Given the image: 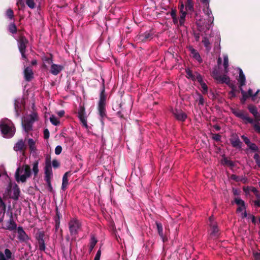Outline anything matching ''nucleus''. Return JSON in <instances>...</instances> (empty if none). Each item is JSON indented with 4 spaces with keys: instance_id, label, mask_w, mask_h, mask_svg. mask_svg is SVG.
I'll use <instances>...</instances> for the list:
<instances>
[{
    "instance_id": "obj_1",
    "label": "nucleus",
    "mask_w": 260,
    "mask_h": 260,
    "mask_svg": "<svg viewBox=\"0 0 260 260\" xmlns=\"http://www.w3.org/2000/svg\"><path fill=\"white\" fill-rule=\"evenodd\" d=\"M32 171L30 167L28 165H23L22 167H19L15 172V179L17 182L24 183L26 180L30 178L31 174L36 177L39 172V160H35L32 164Z\"/></svg>"
},
{
    "instance_id": "obj_2",
    "label": "nucleus",
    "mask_w": 260,
    "mask_h": 260,
    "mask_svg": "<svg viewBox=\"0 0 260 260\" xmlns=\"http://www.w3.org/2000/svg\"><path fill=\"white\" fill-rule=\"evenodd\" d=\"M0 129L5 138L12 137L15 129L12 122L8 119H3L0 121Z\"/></svg>"
},
{
    "instance_id": "obj_3",
    "label": "nucleus",
    "mask_w": 260,
    "mask_h": 260,
    "mask_svg": "<svg viewBox=\"0 0 260 260\" xmlns=\"http://www.w3.org/2000/svg\"><path fill=\"white\" fill-rule=\"evenodd\" d=\"M180 15L179 17V24L180 26L184 24L185 18L186 15V11L192 12L193 11V6L192 2V0H187L186 4L185 5V8H184V4L181 3L180 6Z\"/></svg>"
},
{
    "instance_id": "obj_4",
    "label": "nucleus",
    "mask_w": 260,
    "mask_h": 260,
    "mask_svg": "<svg viewBox=\"0 0 260 260\" xmlns=\"http://www.w3.org/2000/svg\"><path fill=\"white\" fill-rule=\"evenodd\" d=\"M81 223L76 219H72L69 223V228L71 235L76 238V236L81 230Z\"/></svg>"
},
{
    "instance_id": "obj_5",
    "label": "nucleus",
    "mask_w": 260,
    "mask_h": 260,
    "mask_svg": "<svg viewBox=\"0 0 260 260\" xmlns=\"http://www.w3.org/2000/svg\"><path fill=\"white\" fill-rule=\"evenodd\" d=\"M235 203L238 206L237 209V212L240 213V215L242 218H244L247 217V214L246 212V207L245 206L244 202L240 198H235Z\"/></svg>"
},
{
    "instance_id": "obj_6",
    "label": "nucleus",
    "mask_w": 260,
    "mask_h": 260,
    "mask_svg": "<svg viewBox=\"0 0 260 260\" xmlns=\"http://www.w3.org/2000/svg\"><path fill=\"white\" fill-rule=\"evenodd\" d=\"M45 177L44 179L46 183L51 182L53 177L52 167L50 160H46L44 168Z\"/></svg>"
},
{
    "instance_id": "obj_7",
    "label": "nucleus",
    "mask_w": 260,
    "mask_h": 260,
    "mask_svg": "<svg viewBox=\"0 0 260 260\" xmlns=\"http://www.w3.org/2000/svg\"><path fill=\"white\" fill-rule=\"evenodd\" d=\"M209 1L210 0H202V3L205 7L203 11L206 15L208 17V22L211 24L213 22L214 18L211 10L209 9Z\"/></svg>"
},
{
    "instance_id": "obj_8",
    "label": "nucleus",
    "mask_w": 260,
    "mask_h": 260,
    "mask_svg": "<svg viewBox=\"0 0 260 260\" xmlns=\"http://www.w3.org/2000/svg\"><path fill=\"white\" fill-rule=\"evenodd\" d=\"M233 113L236 116L242 119L245 124L248 123H252L253 119L250 118L248 114L243 111L238 110L233 112Z\"/></svg>"
},
{
    "instance_id": "obj_9",
    "label": "nucleus",
    "mask_w": 260,
    "mask_h": 260,
    "mask_svg": "<svg viewBox=\"0 0 260 260\" xmlns=\"http://www.w3.org/2000/svg\"><path fill=\"white\" fill-rule=\"evenodd\" d=\"M27 43V39L23 37L20 38L18 41V48L19 51L20 52L22 57L23 59H26V57L25 55L26 44Z\"/></svg>"
},
{
    "instance_id": "obj_10",
    "label": "nucleus",
    "mask_w": 260,
    "mask_h": 260,
    "mask_svg": "<svg viewBox=\"0 0 260 260\" xmlns=\"http://www.w3.org/2000/svg\"><path fill=\"white\" fill-rule=\"evenodd\" d=\"M209 221L210 222V225L211 227L210 236L213 238H216L219 234L217 224L216 222L213 221L212 217H210Z\"/></svg>"
},
{
    "instance_id": "obj_11",
    "label": "nucleus",
    "mask_w": 260,
    "mask_h": 260,
    "mask_svg": "<svg viewBox=\"0 0 260 260\" xmlns=\"http://www.w3.org/2000/svg\"><path fill=\"white\" fill-rule=\"evenodd\" d=\"M78 117L82 122L83 126L86 128H88L87 121V117L85 116V109L83 108H81L78 111Z\"/></svg>"
},
{
    "instance_id": "obj_12",
    "label": "nucleus",
    "mask_w": 260,
    "mask_h": 260,
    "mask_svg": "<svg viewBox=\"0 0 260 260\" xmlns=\"http://www.w3.org/2000/svg\"><path fill=\"white\" fill-rule=\"evenodd\" d=\"M17 228V224L14 221L12 215L11 216L10 219L5 222V229L10 231H13Z\"/></svg>"
},
{
    "instance_id": "obj_13",
    "label": "nucleus",
    "mask_w": 260,
    "mask_h": 260,
    "mask_svg": "<svg viewBox=\"0 0 260 260\" xmlns=\"http://www.w3.org/2000/svg\"><path fill=\"white\" fill-rule=\"evenodd\" d=\"M18 239L21 242H26L29 239L28 236L26 234L22 226L17 228Z\"/></svg>"
},
{
    "instance_id": "obj_14",
    "label": "nucleus",
    "mask_w": 260,
    "mask_h": 260,
    "mask_svg": "<svg viewBox=\"0 0 260 260\" xmlns=\"http://www.w3.org/2000/svg\"><path fill=\"white\" fill-rule=\"evenodd\" d=\"M14 258L11 250L6 248L4 250V253L0 251V260H11Z\"/></svg>"
},
{
    "instance_id": "obj_15",
    "label": "nucleus",
    "mask_w": 260,
    "mask_h": 260,
    "mask_svg": "<svg viewBox=\"0 0 260 260\" xmlns=\"http://www.w3.org/2000/svg\"><path fill=\"white\" fill-rule=\"evenodd\" d=\"M63 69L61 65L52 63L50 68V72L53 75H58Z\"/></svg>"
},
{
    "instance_id": "obj_16",
    "label": "nucleus",
    "mask_w": 260,
    "mask_h": 260,
    "mask_svg": "<svg viewBox=\"0 0 260 260\" xmlns=\"http://www.w3.org/2000/svg\"><path fill=\"white\" fill-rule=\"evenodd\" d=\"M176 118L180 121H184L186 118V115L182 111L175 109L172 111Z\"/></svg>"
},
{
    "instance_id": "obj_17",
    "label": "nucleus",
    "mask_w": 260,
    "mask_h": 260,
    "mask_svg": "<svg viewBox=\"0 0 260 260\" xmlns=\"http://www.w3.org/2000/svg\"><path fill=\"white\" fill-rule=\"evenodd\" d=\"M71 176L70 172H66L63 176L61 189L65 191L69 185L68 178Z\"/></svg>"
},
{
    "instance_id": "obj_18",
    "label": "nucleus",
    "mask_w": 260,
    "mask_h": 260,
    "mask_svg": "<svg viewBox=\"0 0 260 260\" xmlns=\"http://www.w3.org/2000/svg\"><path fill=\"white\" fill-rule=\"evenodd\" d=\"M24 76L25 80L30 81L34 77V73L32 69L29 67L26 68L24 70Z\"/></svg>"
},
{
    "instance_id": "obj_19",
    "label": "nucleus",
    "mask_w": 260,
    "mask_h": 260,
    "mask_svg": "<svg viewBox=\"0 0 260 260\" xmlns=\"http://www.w3.org/2000/svg\"><path fill=\"white\" fill-rule=\"evenodd\" d=\"M20 189L17 184H15L11 191V198L14 200H18L19 197Z\"/></svg>"
},
{
    "instance_id": "obj_20",
    "label": "nucleus",
    "mask_w": 260,
    "mask_h": 260,
    "mask_svg": "<svg viewBox=\"0 0 260 260\" xmlns=\"http://www.w3.org/2000/svg\"><path fill=\"white\" fill-rule=\"evenodd\" d=\"M197 81L200 83L201 88L203 94H206L208 92V87L206 83L203 80V78L201 75H198L197 77Z\"/></svg>"
},
{
    "instance_id": "obj_21",
    "label": "nucleus",
    "mask_w": 260,
    "mask_h": 260,
    "mask_svg": "<svg viewBox=\"0 0 260 260\" xmlns=\"http://www.w3.org/2000/svg\"><path fill=\"white\" fill-rule=\"evenodd\" d=\"M189 50L192 56L196 60H197L199 63L202 62L201 57L199 52L196 50H195L192 47H189Z\"/></svg>"
},
{
    "instance_id": "obj_22",
    "label": "nucleus",
    "mask_w": 260,
    "mask_h": 260,
    "mask_svg": "<svg viewBox=\"0 0 260 260\" xmlns=\"http://www.w3.org/2000/svg\"><path fill=\"white\" fill-rule=\"evenodd\" d=\"M99 113L101 117V121L102 125H104V119L106 117L105 106L98 105Z\"/></svg>"
},
{
    "instance_id": "obj_23",
    "label": "nucleus",
    "mask_w": 260,
    "mask_h": 260,
    "mask_svg": "<svg viewBox=\"0 0 260 260\" xmlns=\"http://www.w3.org/2000/svg\"><path fill=\"white\" fill-rule=\"evenodd\" d=\"M30 117L31 120L30 122L27 123H23V122L22 123L23 127L26 132H28L31 129L32 125L31 123H32L34 121H35V118L36 117V115L34 114L32 115H31Z\"/></svg>"
},
{
    "instance_id": "obj_24",
    "label": "nucleus",
    "mask_w": 260,
    "mask_h": 260,
    "mask_svg": "<svg viewBox=\"0 0 260 260\" xmlns=\"http://www.w3.org/2000/svg\"><path fill=\"white\" fill-rule=\"evenodd\" d=\"M238 70L239 71V78H238V82H239L240 86V88L245 85L246 79H245V76L242 69L240 68H239Z\"/></svg>"
},
{
    "instance_id": "obj_25",
    "label": "nucleus",
    "mask_w": 260,
    "mask_h": 260,
    "mask_svg": "<svg viewBox=\"0 0 260 260\" xmlns=\"http://www.w3.org/2000/svg\"><path fill=\"white\" fill-rule=\"evenodd\" d=\"M186 76L188 78H190L193 81H197V77L201 75L197 72L192 73L189 69L186 70Z\"/></svg>"
},
{
    "instance_id": "obj_26",
    "label": "nucleus",
    "mask_w": 260,
    "mask_h": 260,
    "mask_svg": "<svg viewBox=\"0 0 260 260\" xmlns=\"http://www.w3.org/2000/svg\"><path fill=\"white\" fill-rule=\"evenodd\" d=\"M24 147V142L22 140H19L14 146V149L16 151H22Z\"/></svg>"
},
{
    "instance_id": "obj_27",
    "label": "nucleus",
    "mask_w": 260,
    "mask_h": 260,
    "mask_svg": "<svg viewBox=\"0 0 260 260\" xmlns=\"http://www.w3.org/2000/svg\"><path fill=\"white\" fill-rule=\"evenodd\" d=\"M249 112L254 116L255 119H257L260 118V116L257 112L256 108L253 106L250 105L248 107Z\"/></svg>"
},
{
    "instance_id": "obj_28",
    "label": "nucleus",
    "mask_w": 260,
    "mask_h": 260,
    "mask_svg": "<svg viewBox=\"0 0 260 260\" xmlns=\"http://www.w3.org/2000/svg\"><path fill=\"white\" fill-rule=\"evenodd\" d=\"M21 100L19 99L15 101V109L17 116H18L20 114L19 112L21 108Z\"/></svg>"
},
{
    "instance_id": "obj_29",
    "label": "nucleus",
    "mask_w": 260,
    "mask_h": 260,
    "mask_svg": "<svg viewBox=\"0 0 260 260\" xmlns=\"http://www.w3.org/2000/svg\"><path fill=\"white\" fill-rule=\"evenodd\" d=\"M259 120L260 118L257 119H255L254 120H253L252 123H250L252 125L255 131L258 134H260V123L259 122Z\"/></svg>"
},
{
    "instance_id": "obj_30",
    "label": "nucleus",
    "mask_w": 260,
    "mask_h": 260,
    "mask_svg": "<svg viewBox=\"0 0 260 260\" xmlns=\"http://www.w3.org/2000/svg\"><path fill=\"white\" fill-rule=\"evenodd\" d=\"M156 225L158 234L160 236L163 242H165L167 239L164 237L163 235V229L162 224L160 223L156 222Z\"/></svg>"
},
{
    "instance_id": "obj_31",
    "label": "nucleus",
    "mask_w": 260,
    "mask_h": 260,
    "mask_svg": "<svg viewBox=\"0 0 260 260\" xmlns=\"http://www.w3.org/2000/svg\"><path fill=\"white\" fill-rule=\"evenodd\" d=\"M104 91L105 89L104 88L100 94V99L98 105L99 106H106V96L104 93Z\"/></svg>"
},
{
    "instance_id": "obj_32",
    "label": "nucleus",
    "mask_w": 260,
    "mask_h": 260,
    "mask_svg": "<svg viewBox=\"0 0 260 260\" xmlns=\"http://www.w3.org/2000/svg\"><path fill=\"white\" fill-rule=\"evenodd\" d=\"M39 243L40 250L41 251L45 250V245L44 240L43 239V235H39Z\"/></svg>"
},
{
    "instance_id": "obj_33",
    "label": "nucleus",
    "mask_w": 260,
    "mask_h": 260,
    "mask_svg": "<svg viewBox=\"0 0 260 260\" xmlns=\"http://www.w3.org/2000/svg\"><path fill=\"white\" fill-rule=\"evenodd\" d=\"M50 121L54 125H58L60 124L59 120L54 115L50 117Z\"/></svg>"
},
{
    "instance_id": "obj_34",
    "label": "nucleus",
    "mask_w": 260,
    "mask_h": 260,
    "mask_svg": "<svg viewBox=\"0 0 260 260\" xmlns=\"http://www.w3.org/2000/svg\"><path fill=\"white\" fill-rule=\"evenodd\" d=\"M217 81L221 83H225L227 84H229L230 83V79L226 75H223L222 76H220V79H218Z\"/></svg>"
},
{
    "instance_id": "obj_35",
    "label": "nucleus",
    "mask_w": 260,
    "mask_h": 260,
    "mask_svg": "<svg viewBox=\"0 0 260 260\" xmlns=\"http://www.w3.org/2000/svg\"><path fill=\"white\" fill-rule=\"evenodd\" d=\"M28 144L31 151L36 150L35 142L32 139L30 138L28 140Z\"/></svg>"
},
{
    "instance_id": "obj_36",
    "label": "nucleus",
    "mask_w": 260,
    "mask_h": 260,
    "mask_svg": "<svg viewBox=\"0 0 260 260\" xmlns=\"http://www.w3.org/2000/svg\"><path fill=\"white\" fill-rule=\"evenodd\" d=\"M223 66L225 73L228 72L229 59L227 55H223Z\"/></svg>"
},
{
    "instance_id": "obj_37",
    "label": "nucleus",
    "mask_w": 260,
    "mask_h": 260,
    "mask_svg": "<svg viewBox=\"0 0 260 260\" xmlns=\"http://www.w3.org/2000/svg\"><path fill=\"white\" fill-rule=\"evenodd\" d=\"M259 90L258 89L254 94H253L252 90L251 89H249L247 94L249 97L251 98L252 101H254L256 100V94L259 92Z\"/></svg>"
},
{
    "instance_id": "obj_38",
    "label": "nucleus",
    "mask_w": 260,
    "mask_h": 260,
    "mask_svg": "<svg viewBox=\"0 0 260 260\" xmlns=\"http://www.w3.org/2000/svg\"><path fill=\"white\" fill-rule=\"evenodd\" d=\"M98 241L94 236H92L90 241V250L92 251L95 245H96Z\"/></svg>"
},
{
    "instance_id": "obj_39",
    "label": "nucleus",
    "mask_w": 260,
    "mask_h": 260,
    "mask_svg": "<svg viewBox=\"0 0 260 260\" xmlns=\"http://www.w3.org/2000/svg\"><path fill=\"white\" fill-rule=\"evenodd\" d=\"M8 30L12 34H16L17 32V28L14 23H11L8 26Z\"/></svg>"
},
{
    "instance_id": "obj_40",
    "label": "nucleus",
    "mask_w": 260,
    "mask_h": 260,
    "mask_svg": "<svg viewBox=\"0 0 260 260\" xmlns=\"http://www.w3.org/2000/svg\"><path fill=\"white\" fill-rule=\"evenodd\" d=\"M241 92L242 94V98L241 99V102L242 103H244L246 99L249 97L247 94V92H245L242 87L240 88Z\"/></svg>"
},
{
    "instance_id": "obj_41",
    "label": "nucleus",
    "mask_w": 260,
    "mask_h": 260,
    "mask_svg": "<svg viewBox=\"0 0 260 260\" xmlns=\"http://www.w3.org/2000/svg\"><path fill=\"white\" fill-rule=\"evenodd\" d=\"M202 42L207 50H209L210 49V42L207 38L204 37L202 40Z\"/></svg>"
},
{
    "instance_id": "obj_42",
    "label": "nucleus",
    "mask_w": 260,
    "mask_h": 260,
    "mask_svg": "<svg viewBox=\"0 0 260 260\" xmlns=\"http://www.w3.org/2000/svg\"><path fill=\"white\" fill-rule=\"evenodd\" d=\"M43 60L44 61L43 66L45 68H47V66H46V63H47L48 64H51V65L52 64V63H53L52 60L50 58L45 57L43 58Z\"/></svg>"
},
{
    "instance_id": "obj_43",
    "label": "nucleus",
    "mask_w": 260,
    "mask_h": 260,
    "mask_svg": "<svg viewBox=\"0 0 260 260\" xmlns=\"http://www.w3.org/2000/svg\"><path fill=\"white\" fill-rule=\"evenodd\" d=\"M222 162V164L227 165L230 167L234 166V162L232 161L229 160L227 158L225 157L223 158Z\"/></svg>"
},
{
    "instance_id": "obj_44",
    "label": "nucleus",
    "mask_w": 260,
    "mask_h": 260,
    "mask_svg": "<svg viewBox=\"0 0 260 260\" xmlns=\"http://www.w3.org/2000/svg\"><path fill=\"white\" fill-rule=\"evenodd\" d=\"M26 4L27 6L30 9H34L35 7L36 4L34 0H26Z\"/></svg>"
},
{
    "instance_id": "obj_45",
    "label": "nucleus",
    "mask_w": 260,
    "mask_h": 260,
    "mask_svg": "<svg viewBox=\"0 0 260 260\" xmlns=\"http://www.w3.org/2000/svg\"><path fill=\"white\" fill-rule=\"evenodd\" d=\"M212 76L215 79L218 80V79H220V75L218 71L216 69H214L212 72Z\"/></svg>"
},
{
    "instance_id": "obj_46",
    "label": "nucleus",
    "mask_w": 260,
    "mask_h": 260,
    "mask_svg": "<svg viewBox=\"0 0 260 260\" xmlns=\"http://www.w3.org/2000/svg\"><path fill=\"white\" fill-rule=\"evenodd\" d=\"M247 146L250 149L254 151H257L258 150L257 146L252 143H250Z\"/></svg>"
},
{
    "instance_id": "obj_47",
    "label": "nucleus",
    "mask_w": 260,
    "mask_h": 260,
    "mask_svg": "<svg viewBox=\"0 0 260 260\" xmlns=\"http://www.w3.org/2000/svg\"><path fill=\"white\" fill-rule=\"evenodd\" d=\"M253 158L255 161L256 165L260 168V158L259 155L257 153H255L254 155Z\"/></svg>"
},
{
    "instance_id": "obj_48",
    "label": "nucleus",
    "mask_w": 260,
    "mask_h": 260,
    "mask_svg": "<svg viewBox=\"0 0 260 260\" xmlns=\"http://www.w3.org/2000/svg\"><path fill=\"white\" fill-rule=\"evenodd\" d=\"M232 144L234 147H239L240 145L241 142L239 139H236L234 140H233L232 142Z\"/></svg>"
},
{
    "instance_id": "obj_49",
    "label": "nucleus",
    "mask_w": 260,
    "mask_h": 260,
    "mask_svg": "<svg viewBox=\"0 0 260 260\" xmlns=\"http://www.w3.org/2000/svg\"><path fill=\"white\" fill-rule=\"evenodd\" d=\"M6 15L10 19H12L14 17V13L12 10L9 9L6 12Z\"/></svg>"
},
{
    "instance_id": "obj_50",
    "label": "nucleus",
    "mask_w": 260,
    "mask_h": 260,
    "mask_svg": "<svg viewBox=\"0 0 260 260\" xmlns=\"http://www.w3.org/2000/svg\"><path fill=\"white\" fill-rule=\"evenodd\" d=\"M62 151V147L60 145H58L56 147L55 149V153L56 155H59L61 153Z\"/></svg>"
},
{
    "instance_id": "obj_51",
    "label": "nucleus",
    "mask_w": 260,
    "mask_h": 260,
    "mask_svg": "<svg viewBox=\"0 0 260 260\" xmlns=\"http://www.w3.org/2000/svg\"><path fill=\"white\" fill-rule=\"evenodd\" d=\"M241 138L247 146L251 143L249 139L244 135L241 136Z\"/></svg>"
},
{
    "instance_id": "obj_52",
    "label": "nucleus",
    "mask_w": 260,
    "mask_h": 260,
    "mask_svg": "<svg viewBox=\"0 0 260 260\" xmlns=\"http://www.w3.org/2000/svg\"><path fill=\"white\" fill-rule=\"evenodd\" d=\"M198 95H199V104L200 105H203L204 104V99L201 94H199Z\"/></svg>"
},
{
    "instance_id": "obj_53",
    "label": "nucleus",
    "mask_w": 260,
    "mask_h": 260,
    "mask_svg": "<svg viewBox=\"0 0 260 260\" xmlns=\"http://www.w3.org/2000/svg\"><path fill=\"white\" fill-rule=\"evenodd\" d=\"M52 166L55 168H58L59 166V162L56 159H54L52 160Z\"/></svg>"
},
{
    "instance_id": "obj_54",
    "label": "nucleus",
    "mask_w": 260,
    "mask_h": 260,
    "mask_svg": "<svg viewBox=\"0 0 260 260\" xmlns=\"http://www.w3.org/2000/svg\"><path fill=\"white\" fill-rule=\"evenodd\" d=\"M231 178L232 179V180H234L236 181H237V182H239L240 181V177L238 176H237L236 175H232L231 177Z\"/></svg>"
},
{
    "instance_id": "obj_55",
    "label": "nucleus",
    "mask_w": 260,
    "mask_h": 260,
    "mask_svg": "<svg viewBox=\"0 0 260 260\" xmlns=\"http://www.w3.org/2000/svg\"><path fill=\"white\" fill-rule=\"evenodd\" d=\"M101 255V251L100 250H99L96 253V255L95 256L94 260H100Z\"/></svg>"
},
{
    "instance_id": "obj_56",
    "label": "nucleus",
    "mask_w": 260,
    "mask_h": 260,
    "mask_svg": "<svg viewBox=\"0 0 260 260\" xmlns=\"http://www.w3.org/2000/svg\"><path fill=\"white\" fill-rule=\"evenodd\" d=\"M44 137L45 139H47L49 137V132L47 129H45L44 131Z\"/></svg>"
},
{
    "instance_id": "obj_57",
    "label": "nucleus",
    "mask_w": 260,
    "mask_h": 260,
    "mask_svg": "<svg viewBox=\"0 0 260 260\" xmlns=\"http://www.w3.org/2000/svg\"><path fill=\"white\" fill-rule=\"evenodd\" d=\"M213 139L216 141H219L221 139V136L219 134H214L213 136Z\"/></svg>"
},
{
    "instance_id": "obj_58",
    "label": "nucleus",
    "mask_w": 260,
    "mask_h": 260,
    "mask_svg": "<svg viewBox=\"0 0 260 260\" xmlns=\"http://www.w3.org/2000/svg\"><path fill=\"white\" fill-rule=\"evenodd\" d=\"M0 207H2L3 208V210L5 211L6 210V205L5 203L3 201L1 198L0 197Z\"/></svg>"
},
{
    "instance_id": "obj_59",
    "label": "nucleus",
    "mask_w": 260,
    "mask_h": 260,
    "mask_svg": "<svg viewBox=\"0 0 260 260\" xmlns=\"http://www.w3.org/2000/svg\"><path fill=\"white\" fill-rule=\"evenodd\" d=\"M64 113H65L64 111L63 110L56 112L57 115L60 118L63 117L64 115Z\"/></svg>"
},
{
    "instance_id": "obj_60",
    "label": "nucleus",
    "mask_w": 260,
    "mask_h": 260,
    "mask_svg": "<svg viewBox=\"0 0 260 260\" xmlns=\"http://www.w3.org/2000/svg\"><path fill=\"white\" fill-rule=\"evenodd\" d=\"M248 219H249L251 220L252 222L253 223H255V222H256V220H255V217L252 215H249L248 217H247Z\"/></svg>"
},
{
    "instance_id": "obj_61",
    "label": "nucleus",
    "mask_w": 260,
    "mask_h": 260,
    "mask_svg": "<svg viewBox=\"0 0 260 260\" xmlns=\"http://www.w3.org/2000/svg\"><path fill=\"white\" fill-rule=\"evenodd\" d=\"M47 184L48 190L49 191L52 192L53 191V187L51 185V182H49V183H47Z\"/></svg>"
},
{
    "instance_id": "obj_62",
    "label": "nucleus",
    "mask_w": 260,
    "mask_h": 260,
    "mask_svg": "<svg viewBox=\"0 0 260 260\" xmlns=\"http://www.w3.org/2000/svg\"><path fill=\"white\" fill-rule=\"evenodd\" d=\"M254 205L256 207H260V200H257L254 201Z\"/></svg>"
},
{
    "instance_id": "obj_63",
    "label": "nucleus",
    "mask_w": 260,
    "mask_h": 260,
    "mask_svg": "<svg viewBox=\"0 0 260 260\" xmlns=\"http://www.w3.org/2000/svg\"><path fill=\"white\" fill-rule=\"evenodd\" d=\"M229 95H230V98L235 97L236 96L235 91L234 90H232V91H231L229 92Z\"/></svg>"
},
{
    "instance_id": "obj_64",
    "label": "nucleus",
    "mask_w": 260,
    "mask_h": 260,
    "mask_svg": "<svg viewBox=\"0 0 260 260\" xmlns=\"http://www.w3.org/2000/svg\"><path fill=\"white\" fill-rule=\"evenodd\" d=\"M254 255L255 260H260V253H256Z\"/></svg>"
}]
</instances>
